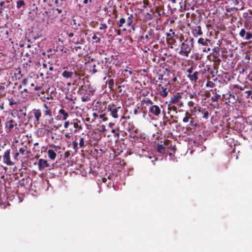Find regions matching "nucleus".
I'll list each match as a JSON object with an SVG mask.
<instances>
[{"label":"nucleus","instance_id":"obj_53","mask_svg":"<svg viewBox=\"0 0 252 252\" xmlns=\"http://www.w3.org/2000/svg\"><path fill=\"white\" fill-rule=\"evenodd\" d=\"M168 110H172L173 111H175L176 113L177 112V107H176L175 106H169L168 107Z\"/></svg>","mask_w":252,"mask_h":252},{"label":"nucleus","instance_id":"obj_17","mask_svg":"<svg viewBox=\"0 0 252 252\" xmlns=\"http://www.w3.org/2000/svg\"><path fill=\"white\" fill-rule=\"evenodd\" d=\"M197 111L202 115V118L205 119L206 120L208 119L209 113L208 111L205 108L199 107V108H198Z\"/></svg>","mask_w":252,"mask_h":252},{"label":"nucleus","instance_id":"obj_61","mask_svg":"<svg viewBox=\"0 0 252 252\" xmlns=\"http://www.w3.org/2000/svg\"><path fill=\"white\" fill-rule=\"evenodd\" d=\"M252 118V117H248L246 119V123H249L250 124V125H251L252 123V120H251Z\"/></svg>","mask_w":252,"mask_h":252},{"label":"nucleus","instance_id":"obj_16","mask_svg":"<svg viewBox=\"0 0 252 252\" xmlns=\"http://www.w3.org/2000/svg\"><path fill=\"white\" fill-rule=\"evenodd\" d=\"M49 166L47 161L42 158H40L38 162V167L40 171H42L45 168Z\"/></svg>","mask_w":252,"mask_h":252},{"label":"nucleus","instance_id":"obj_20","mask_svg":"<svg viewBox=\"0 0 252 252\" xmlns=\"http://www.w3.org/2000/svg\"><path fill=\"white\" fill-rule=\"evenodd\" d=\"M211 92H212V94H213V96L211 97V100L212 102H216L218 100L220 97V95L217 93L218 91L217 89H215L214 90H211Z\"/></svg>","mask_w":252,"mask_h":252},{"label":"nucleus","instance_id":"obj_12","mask_svg":"<svg viewBox=\"0 0 252 252\" xmlns=\"http://www.w3.org/2000/svg\"><path fill=\"white\" fill-rule=\"evenodd\" d=\"M81 121L78 119H73L71 122L70 124L73 125L74 129H73L74 133L79 132L82 129V127L81 124Z\"/></svg>","mask_w":252,"mask_h":252},{"label":"nucleus","instance_id":"obj_26","mask_svg":"<svg viewBox=\"0 0 252 252\" xmlns=\"http://www.w3.org/2000/svg\"><path fill=\"white\" fill-rule=\"evenodd\" d=\"M188 96L190 99H194L197 102L199 101V97L196 92H192L188 93Z\"/></svg>","mask_w":252,"mask_h":252},{"label":"nucleus","instance_id":"obj_13","mask_svg":"<svg viewBox=\"0 0 252 252\" xmlns=\"http://www.w3.org/2000/svg\"><path fill=\"white\" fill-rule=\"evenodd\" d=\"M10 149L7 150L4 152L3 156V162L7 165H13L14 164V162L10 160Z\"/></svg>","mask_w":252,"mask_h":252},{"label":"nucleus","instance_id":"obj_38","mask_svg":"<svg viewBox=\"0 0 252 252\" xmlns=\"http://www.w3.org/2000/svg\"><path fill=\"white\" fill-rule=\"evenodd\" d=\"M72 146L73 149L74 150V152L76 153L78 149V143L76 140H74L72 142Z\"/></svg>","mask_w":252,"mask_h":252},{"label":"nucleus","instance_id":"obj_8","mask_svg":"<svg viewBox=\"0 0 252 252\" xmlns=\"http://www.w3.org/2000/svg\"><path fill=\"white\" fill-rule=\"evenodd\" d=\"M170 81H167L165 83L164 85L161 84L158 85V94L163 97H165L168 95L170 89Z\"/></svg>","mask_w":252,"mask_h":252},{"label":"nucleus","instance_id":"obj_2","mask_svg":"<svg viewBox=\"0 0 252 252\" xmlns=\"http://www.w3.org/2000/svg\"><path fill=\"white\" fill-rule=\"evenodd\" d=\"M11 116L13 118L7 117L5 122L4 128L5 131L7 133L12 132L14 131L19 132L20 130L19 127L21 126L22 122L21 121H17L14 119L16 117L13 113H11Z\"/></svg>","mask_w":252,"mask_h":252},{"label":"nucleus","instance_id":"obj_52","mask_svg":"<svg viewBox=\"0 0 252 252\" xmlns=\"http://www.w3.org/2000/svg\"><path fill=\"white\" fill-rule=\"evenodd\" d=\"M69 125H71L70 122L69 121L65 120V121L64 123V125H63L64 128H67L68 127V126H69Z\"/></svg>","mask_w":252,"mask_h":252},{"label":"nucleus","instance_id":"obj_29","mask_svg":"<svg viewBox=\"0 0 252 252\" xmlns=\"http://www.w3.org/2000/svg\"><path fill=\"white\" fill-rule=\"evenodd\" d=\"M242 96H245L247 99L250 98L252 100V91L248 90L245 91L243 94H242Z\"/></svg>","mask_w":252,"mask_h":252},{"label":"nucleus","instance_id":"obj_14","mask_svg":"<svg viewBox=\"0 0 252 252\" xmlns=\"http://www.w3.org/2000/svg\"><path fill=\"white\" fill-rule=\"evenodd\" d=\"M149 113L155 116L158 117L161 114V109L158 105H153L149 107Z\"/></svg>","mask_w":252,"mask_h":252},{"label":"nucleus","instance_id":"obj_41","mask_svg":"<svg viewBox=\"0 0 252 252\" xmlns=\"http://www.w3.org/2000/svg\"><path fill=\"white\" fill-rule=\"evenodd\" d=\"M215 86V84L211 81H208L206 84L207 87L214 88Z\"/></svg>","mask_w":252,"mask_h":252},{"label":"nucleus","instance_id":"obj_7","mask_svg":"<svg viewBox=\"0 0 252 252\" xmlns=\"http://www.w3.org/2000/svg\"><path fill=\"white\" fill-rule=\"evenodd\" d=\"M183 92L176 93L171 96L169 101L170 104H177L179 107H182L184 106L183 101H181L182 98Z\"/></svg>","mask_w":252,"mask_h":252},{"label":"nucleus","instance_id":"obj_47","mask_svg":"<svg viewBox=\"0 0 252 252\" xmlns=\"http://www.w3.org/2000/svg\"><path fill=\"white\" fill-rule=\"evenodd\" d=\"M93 39L95 40V42L96 43H100V39L96 36L95 34L92 37Z\"/></svg>","mask_w":252,"mask_h":252},{"label":"nucleus","instance_id":"obj_18","mask_svg":"<svg viewBox=\"0 0 252 252\" xmlns=\"http://www.w3.org/2000/svg\"><path fill=\"white\" fill-rule=\"evenodd\" d=\"M127 15L128 16L126 20V26L127 27H132L133 30H134L133 27V25H132L133 19L134 17L132 14H129L127 13Z\"/></svg>","mask_w":252,"mask_h":252},{"label":"nucleus","instance_id":"obj_59","mask_svg":"<svg viewBox=\"0 0 252 252\" xmlns=\"http://www.w3.org/2000/svg\"><path fill=\"white\" fill-rule=\"evenodd\" d=\"M231 1L234 5H238L240 3L239 0H231Z\"/></svg>","mask_w":252,"mask_h":252},{"label":"nucleus","instance_id":"obj_57","mask_svg":"<svg viewBox=\"0 0 252 252\" xmlns=\"http://www.w3.org/2000/svg\"><path fill=\"white\" fill-rule=\"evenodd\" d=\"M74 74L76 77H78L79 79H80L81 77L83 76V74H82L81 73H78L76 71L74 72Z\"/></svg>","mask_w":252,"mask_h":252},{"label":"nucleus","instance_id":"obj_58","mask_svg":"<svg viewBox=\"0 0 252 252\" xmlns=\"http://www.w3.org/2000/svg\"><path fill=\"white\" fill-rule=\"evenodd\" d=\"M232 9H234L236 11H237L238 10V8H236L235 7H231L230 8H226V11L227 12H230Z\"/></svg>","mask_w":252,"mask_h":252},{"label":"nucleus","instance_id":"obj_19","mask_svg":"<svg viewBox=\"0 0 252 252\" xmlns=\"http://www.w3.org/2000/svg\"><path fill=\"white\" fill-rule=\"evenodd\" d=\"M29 85L30 86V89H32L33 88V90L34 91H38L42 89V86H38L37 82L35 81H33L32 79L31 83H29Z\"/></svg>","mask_w":252,"mask_h":252},{"label":"nucleus","instance_id":"obj_34","mask_svg":"<svg viewBox=\"0 0 252 252\" xmlns=\"http://www.w3.org/2000/svg\"><path fill=\"white\" fill-rule=\"evenodd\" d=\"M125 23L126 24V19L124 18H121L117 23V26L119 28L122 27Z\"/></svg>","mask_w":252,"mask_h":252},{"label":"nucleus","instance_id":"obj_33","mask_svg":"<svg viewBox=\"0 0 252 252\" xmlns=\"http://www.w3.org/2000/svg\"><path fill=\"white\" fill-rule=\"evenodd\" d=\"M72 42L75 44H82V40L80 39L79 37L76 36L75 37H73L71 40Z\"/></svg>","mask_w":252,"mask_h":252},{"label":"nucleus","instance_id":"obj_21","mask_svg":"<svg viewBox=\"0 0 252 252\" xmlns=\"http://www.w3.org/2000/svg\"><path fill=\"white\" fill-rule=\"evenodd\" d=\"M192 33L194 37H197L198 36L201 35L203 34V32H202L201 27L200 26H196L192 30Z\"/></svg>","mask_w":252,"mask_h":252},{"label":"nucleus","instance_id":"obj_31","mask_svg":"<svg viewBox=\"0 0 252 252\" xmlns=\"http://www.w3.org/2000/svg\"><path fill=\"white\" fill-rule=\"evenodd\" d=\"M148 34L150 36V38H152V42L155 41V32L153 29H149L147 31Z\"/></svg>","mask_w":252,"mask_h":252},{"label":"nucleus","instance_id":"obj_35","mask_svg":"<svg viewBox=\"0 0 252 252\" xmlns=\"http://www.w3.org/2000/svg\"><path fill=\"white\" fill-rule=\"evenodd\" d=\"M26 4L24 0H20L17 1L16 7L17 9H20L22 6H25Z\"/></svg>","mask_w":252,"mask_h":252},{"label":"nucleus","instance_id":"obj_11","mask_svg":"<svg viewBox=\"0 0 252 252\" xmlns=\"http://www.w3.org/2000/svg\"><path fill=\"white\" fill-rule=\"evenodd\" d=\"M39 110L41 115V118L45 116L46 115L52 112L51 107L47 103H43L40 107Z\"/></svg>","mask_w":252,"mask_h":252},{"label":"nucleus","instance_id":"obj_27","mask_svg":"<svg viewBox=\"0 0 252 252\" xmlns=\"http://www.w3.org/2000/svg\"><path fill=\"white\" fill-rule=\"evenodd\" d=\"M220 48L219 47H216L212 49V56H220Z\"/></svg>","mask_w":252,"mask_h":252},{"label":"nucleus","instance_id":"obj_56","mask_svg":"<svg viewBox=\"0 0 252 252\" xmlns=\"http://www.w3.org/2000/svg\"><path fill=\"white\" fill-rule=\"evenodd\" d=\"M19 155H20V154L19 153V152H16L14 154V156H13L14 159H15L16 160L20 159Z\"/></svg>","mask_w":252,"mask_h":252},{"label":"nucleus","instance_id":"obj_43","mask_svg":"<svg viewBox=\"0 0 252 252\" xmlns=\"http://www.w3.org/2000/svg\"><path fill=\"white\" fill-rule=\"evenodd\" d=\"M215 70H216V68L214 66L213 69H208V71H209L210 74H211L213 77H214L215 76V74H216L217 72V71H216L215 72Z\"/></svg>","mask_w":252,"mask_h":252},{"label":"nucleus","instance_id":"obj_3","mask_svg":"<svg viewBox=\"0 0 252 252\" xmlns=\"http://www.w3.org/2000/svg\"><path fill=\"white\" fill-rule=\"evenodd\" d=\"M107 108V112L114 119H117L123 113V107L114 103H110L105 107Z\"/></svg>","mask_w":252,"mask_h":252},{"label":"nucleus","instance_id":"obj_54","mask_svg":"<svg viewBox=\"0 0 252 252\" xmlns=\"http://www.w3.org/2000/svg\"><path fill=\"white\" fill-rule=\"evenodd\" d=\"M143 8H146L149 4V0H143Z\"/></svg>","mask_w":252,"mask_h":252},{"label":"nucleus","instance_id":"obj_49","mask_svg":"<svg viewBox=\"0 0 252 252\" xmlns=\"http://www.w3.org/2000/svg\"><path fill=\"white\" fill-rule=\"evenodd\" d=\"M194 105L195 103L192 100L189 101L188 102V106L190 108L194 107Z\"/></svg>","mask_w":252,"mask_h":252},{"label":"nucleus","instance_id":"obj_46","mask_svg":"<svg viewBox=\"0 0 252 252\" xmlns=\"http://www.w3.org/2000/svg\"><path fill=\"white\" fill-rule=\"evenodd\" d=\"M100 26L99 29L100 30H105L107 28V26L106 24L100 23Z\"/></svg>","mask_w":252,"mask_h":252},{"label":"nucleus","instance_id":"obj_50","mask_svg":"<svg viewBox=\"0 0 252 252\" xmlns=\"http://www.w3.org/2000/svg\"><path fill=\"white\" fill-rule=\"evenodd\" d=\"M163 75H161V74H159L158 75V80H161V81H164L165 82V83H166L167 81H168L167 80H166V79H163Z\"/></svg>","mask_w":252,"mask_h":252},{"label":"nucleus","instance_id":"obj_25","mask_svg":"<svg viewBox=\"0 0 252 252\" xmlns=\"http://www.w3.org/2000/svg\"><path fill=\"white\" fill-rule=\"evenodd\" d=\"M48 157L54 160L57 156L56 153L52 150L49 149L47 151Z\"/></svg>","mask_w":252,"mask_h":252},{"label":"nucleus","instance_id":"obj_9","mask_svg":"<svg viewBox=\"0 0 252 252\" xmlns=\"http://www.w3.org/2000/svg\"><path fill=\"white\" fill-rule=\"evenodd\" d=\"M30 114L31 115V116H30L29 118H32V117L34 118L35 120L34 123H39L40 119L41 118L39 108L33 109L30 112Z\"/></svg>","mask_w":252,"mask_h":252},{"label":"nucleus","instance_id":"obj_48","mask_svg":"<svg viewBox=\"0 0 252 252\" xmlns=\"http://www.w3.org/2000/svg\"><path fill=\"white\" fill-rule=\"evenodd\" d=\"M106 114H101L99 116V118L102 119L103 121H106L108 120V118L105 117Z\"/></svg>","mask_w":252,"mask_h":252},{"label":"nucleus","instance_id":"obj_4","mask_svg":"<svg viewBox=\"0 0 252 252\" xmlns=\"http://www.w3.org/2000/svg\"><path fill=\"white\" fill-rule=\"evenodd\" d=\"M195 68V66L191 65L186 70L187 78L194 84L197 82L201 74L200 71H194Z\"/></svg>","mask_w":252,"mask_h":252},{"label":"nucleus","instance_id":"obj_37","mask_svg":"<svg viewBox=\"0 0 252 252\" xmlns=\"http://www.w3.org/2000/svg\"><path fill=\"white\" fill-rule=\"evenodd\" d=\"M32 80V78L31 77L27 78H25L23 80L22 83L24 85H29V83H31Z\"/></svg>","mask_w":252,"mask_h":252},{"label":"nucleus","instance_id":"obj_15","mask_svg":"<svg viewBox=\"0 0 252 252\" xmlns=\"http://www.w3.org/2000/svg\"><path fill=\"white\" fill-rule=\"evenodd\" d=\"M166 37H171L172 38L176 39H179L180 42H182L183 40L184 36L182 34L179 32H172V33H166Z\"/></svg>","mask_w":252,"mask_h":252},{"label":"nucleus","instance_id":"obj_64","mask_svg":"<svg viewBox=\"0 0 252 252\" xmlns=\"http://www.w3.org/2000/svg\"><path fill=\"white\" fill-rule=\"evenodd\" d=\"M108 24H109V25H112L113 26H114L115 25V23L114 21H113L111 19H109L108 20Z\"/></svg>","mask_w":252,"mask_h":252},{"label":"nucleus","instance_id":"obj_39","mask_svg":"<svg viewBox=\"0 0 252 252\" xmlns=\"http://www.w3.org/2000/svg\"><path fill=\"white\" fill-rule=\"evenodd\" d=\"M213 57V61L215 63H220L221 61V59L220 58V56H212Z\"/></svg>","mask_w":252,"mask_h":252},{"label":"nucleus","instance_id":"obj_55","mask_svg":"<svg viewBox=\"0 0 252 252\" xmlns=\"http://www.w3.org/2000/svg\"><path fill=\"white\" fill-rule=\"evenodd\" d=\"M92 72H93V73H94V74H95L98 72L97 70L96 69V64H95L93 65Z\"/></svg>","mask_w":252,"mask_h":252},{"label":"nucleus","instance_id":"obj_10","mask_svg":"<svg viewBox=\"0 0 252 252\" xmlns=\"http://www.w3.org/2000/svg\"><path fill=\"white\" fill-rule=\"evenodd\" d=\"M44 122V126L45 127L50 128L51 126L54 123V118L53 117L52 112L46 115L42 118Z\"/></svg>","mask_w":252,"mask_h":252},{"label":"nucleus","instance_id":"obj_1","mask_svg":"<svg viewBox=\"0 0 252 252\" xmlns=\"http://www.w3.org/2000/svg\"><path fill=\"white\" fill-rule=\"evenodd\" d=\"M194 41V39L193 37H189L186 38V39H185L184 37L180 45L179 54L185 57H188L189 54L193 48Z\"/></svg>","mask_w":252,"mask_h":252},{"label":"nucleus","instance_id":"obj_22","mask_svg":"<svg viewBox=\"0 0 252 252\" xmlns=\"http://www.w3.org/2000/svg\"><path fill=\"white\" fill-rule=\"evenodd\" d=\"M59 114L62 116L61 117L62 120L65 121L69 116V114L63 109H61L59 110Z\"/></svg>","mask_w":252,"mask_h":252},{"label":"nucleus","instance_id":"obj_60","mask_svg":"<svg viewBox=\"0 0 252 252\" xmlns=\"http://www.w3.org/2000/svg\"><path fill=\"white\" fill-rule=\"evenodd\" d=\"M228 98H232L234 100H236L237 99V98H236V96L234 94H229Z\"/></svg>","mask_w":252,"mask_h":252},{"label":"nucleus","instance_id":"obj_36","mask_svg":"<svg viewBox=\"0 0 252 252\" xmlns=\"http://www.w3.org/2000/svg\"><path fill=\"white\" fill-rule=\"evenodd\" d=\"M107 83L109 88L110 90H112L114 87V80L113 79H110L106 82Z\"/></svg>","mask_w":252,"mask_h":252},{"label":"nucleus","instance_id":"obj_30","mask_svg":"<svg viewBox=\"0 0 252 252\" xmlns=\"http://www.w3.org/2000/svg\"><path fill=\"white\" fill-rule=\"evenodd\" d=\"M157 150L158 153L160 154H164L165 153V147L161 144H158L157 147Z\"/></svg>","mask_w":252,"mask_h":252},{"label":"nucleus","instance_id":"obj_51","mask_svg":"<svg viewBox=\"0 0 252 252\" xmlns=\"http://www.w3.org/2000/svg\"><path fill=\"white\" fill-rule=\"evenodd\" d=\"M89 100H90V99L88 96L84 95L82 97H81V100L83 102H86L88 101Z\"/></svg>","mask_w":252,"mask_h":252},{"label":"nucleus","instance_id":"obj_6","mask_svg":"<svg viewBox=\"0 0 252 252\" xmlns=\"http://www.w3.org/2000/svg\"><path fill=\"white\" fill-rule=\"evenodd\" d=\"M244 29H242L239 33V36L246 40L252 38V29H251L248 25H244Z\"/></svg>","mask_w":252,"mask_h":252},{"label":"nucleus","instance_id":"obj_63","mask_svg":"<svg viewBox=\"0 0 252 252\" xmlns=\"http://www.w3.org/2000/svg\"><path fill=\"white\" fill-rule=\"evenodd\" d=\"M115 32L118 35L121 34V31L120 29H115Z\"/></svg>","mask_w":252,"mask_h":252},{"label":"nucleus","instance_id":"obj_62","mask_svg":"<svg viewBox=\"0 0 252 252\" xmlns=\"http://www.w3.org/2000/svg\"><path fill=\"white\" fill-rule=\"evenodd\" d=\"M169 148L171 150L175 152L176 150V147L175 145L172 146L170 145L169 147Z\"/></svg>","mask_w":252,"mask_h":252},{"label":"nucleus","instance_id":"obj_28","mask_svg":"<svg viewBox=\"0 0 252 252\" xmlns=\"http://www.w3.org/2000/svg\"><path fill=\"white\" fill-rule=\"evenodd\" d=\"M27 148L26 146L20 148L19 150V153L22 156H25L26 155L29 154L30 152L27 151Z\"/></svg>","mask_w":252,"mask_h":252},{"label":"nucleus","instance_id":"obj_32","mask_svg":"<svg viewBox=\"0 0 252 252\" xmlns=\"http://www.w3.org/2000/svg\"><path fill=\"white\" fill-rule=\"evenodd\" d=\"M167 42L170 45H175L176 42V39H174L171 37H166Z\"/></svg>","mask_w":252,"mask_h":252},{"label":"nucleus","instance_id":"obj_23","mask_svg":"<svg viewBox=\"0 0 252 252\" xmlns=\"http://www.w3.org/2000/svg\"><path fill=\"white\" fill-rule=\"evenodd\" d=\"M210 42V40L208 39H204L200 37L198 39L197 43L204 46H207L208 43Z\"/></svg>","mask_w":252,"mask_h":252},{"label":"nucleus","instance_id":"obj_42","mask_svg":"<svg viewBox=\"0 0 252 252\" xmlns=\"http://www.w3.org/2000/svg\"><path fill=\"white\" fill-rule=\"evenodd\" d=\"M8 100H9V105L11 107H12L13 105L17 104V102L12 98H9Z\"/></svg>","mask_w":252,"mask_h":252},{"label":"nucleus","instance_id":"obj_24","mask_svg":"<svg viewBox=\"0 0 252 252\" xmlns=\"http://www.w3.org/2000/svg\"><path fill=\"white\" fill-rule=\"evenodd\" d=\"M73 74V71H69L67 70H65L62 73V76L66 79H68L71 78Z\"/></svg>","mask_w":252,"mask_h":252},{"label":"nucleus","instance_id":"obj_5","mask_svg":"<svg viewBox=\"0 0 252 252\" xmlns=\"http://www.w3.org/2000/svg\"><path fill=\"white\" fill-rule=\"evenodd\" d=\"M179 112H185V115L182 119L184 123H189V126L190 127H196L197 123L195 122L194 118L192 117V115L189 112L183 110H179Z\"/></svg>","mask_w":252,"mask_h":252},{"label":"nucleus","instance_id":"obj_44","mask_svg":"<svg viewBox=\"0 0 252 252\" xmlns=\"http://www.w3.org/2000/svg\"><path fill=\"white\" fill-rule=\"evenodd\" d=\"M154 37H155V41L156 40L158 41L161 39V35H160V33L159 32H157V33H155Z\"/></svg>","mask_w":252,"mask_h":252},{"label":"nucleus","instance_id":"obj_45","mask_svg":"<svg viewBox=\"0 0 252 252\" xmlns=\"http://www.w3.org/2000/svg\"><path fill=\"white\" fill-rule=\"evenodd\" d=\"M69 130H70V132L66 133L65 134V137H66V138H70V137H71V136H72V134H73V133H73V129H71V128H70V129H69Z\"/></svg>","mask_w":252,"mask_h":252},{"label":"nucleus","instance_id":"obj_40","mask_svg":"<svg viewBox=\"0 0 252 252\" xmlns=\"http://www.w3.org/2000/svg\"><path fill=\"white\" fill-rule=\"evenodd\" d=\"M79 147L81 148H84L85 147L84 139L83 137H80L79 143Z\"/></svg>","mask_w":252,"mask_h":252}]
</instances>
